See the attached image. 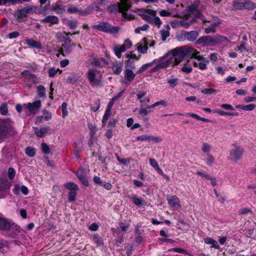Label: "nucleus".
<instances>
[{
    "instance_id": "nucleus-21",
    "label": "nucleus",
    "mask_w": 256,
    "mask_h": 256,
    "mask_svg": "<svg viewBox=\"0 0 256 256\" xmlns=\"http://www.w3.org/2000/svg\"><path fill=\"white\" fill-rule=\"evenodd\" d=\"M26 43L32 48H36L40 50L42 48V44L40 42L36 41L32 39L26 38Z\"/></svg>"
},
{
    "instance_id": "nucleus-28",
    "label": "nucleus",
    "mask_w": 256,
    "mask_h": 256,
    "mask_svg": "<svg viewBox=\"0 0 256 256\" xmlns=\"http://www.w3.org/2000/svg\"><path fill=\"white\" fill-rule=\"evenodd\" d=\"M122 64L116 62L113 64L112 70L114 74H118L122 71Z\"/></svg>"
},
{
    "instance_id": "nucleus-40",
    "label": "nucleus",
    "mask_w": 256,
    "mask_h": 256,
    "mask_svg": "<svg viewBox=\"0 0 256 256\" xmlns=\"http://www.w3.org/2000/svg\"><path fill=\"white\" fill-rule=\"evenodd\" d=\"M67 34L66 32H58L56 34V38L57 40L60 42H63L64 40V38L66 36Z\"/></svg>"
},
{
    "instance_id": "nucleus-51",
    "label": "nucleus",
    "mask_w": 256,
    "mask_h": 256,
    "mask_svg": "<svg viewBox=\"0 0 256 256\" xmlns=\"http://www.w3.org/2000/svg\"><path fill=\"white\" fill-rule=\"evenodd\" d=\"M168 251H174V252H178V253H182V254H187V251L183 248H174L171 249H170Z\"/></svg>"
},
{
    "instance_id": "nucleus-54",
    "label": "nucleus",
    "mask_w": 256,
    "mask_h": 256,
    "mask_svg": "<svg viewBox=\"0 0 256 256\" xmlns=\"http://www.w3.org/2000/svg\"><path fill=\"white\" fill-rule=\"evenodd\" d=\"M186 31H182L181 32L176 36V38L178 40H186V36H185Z\"/></svg>"
},
{
    "instance_id": "nucleus-20",
    "label": "nucleus",
    "mask_w": 256,
    "mask_h": 256,
    "mask_svg": "<svg viewBox=\"0 0 256 256\" xmlns=\"http://www.w3.org/2000/svg\"><path fill=\"white\" fill-rule=\"evenodd\" d=\"M36 134L38 137H43L46 134H48L50 130V128L48 126L41 128L38 129V128L34 127Z\"/></svg>"
},
{
    "instance_id": "nucleus-10",
    "label": "nucleus",
    "mask_w": 256,
    "mask_h": 256,
    "mask_svg": "<svg viewBox=\"0 0 256 256\" xmlns=\"http://www.w3.org/2000/svg\"><path fill=\"white\" fill-rule=\"evenodd\" d=\"M10 183L5 178H0V198H4L8 194Z\"/></svg>"
},
{
    "instance_id": "nucleus-45",
    "label": "nucleus",
    "mask_w": 256,
    "mask_h": 256,
    "mask_svg": "<svg viewBox=\"0 0 256 256\" xmlns=\"http://www.w3.org/2000/svg\"><path fill=\"white\" fill-rule=\"evenodd\" d=\"M0 112L2 115H6L8 112V109L6 104H3L0 106Z\"/></svg>"
},
{
    "instance_id": "nucleus-24",
    "label": "nucleus",
    "mask_w": 256,
    "mask_h": 256,
    "mask_svg": "<svg viewBox=\"0 0 256 256\" xmlns=\"http://www.w3.org/2000/svg\"><path fill=\"white\" fill-rule=\"evenodd\" d=\"M76 174L79 180L84 185L86 186L88 185V179L82 169H79L77 172Z\"/></svg>"
},
{
    "instance_id": "nucleus-1",
    "label": "nucleus",
    "mask_w": 256,
    "mask_h": 256,
    "mask_svg": "<svg viewBox=\"0 0 256 256\" xmlns=\"http://www.w3.org/2000/svg\"><path fill=\"white\" fill-rule=\"evenodd\" d=\"M172 55L170 58L164 59V57L162 58L159 60V63L151 70L150 72H156L161 68H165L172 66H174L181 62L184 60V56L178 52L176 48L172 51Z\"/></svg>"
},
{
    "instance_id": "nucleus-19",
    "label": "nucleus",
    "mask_w": 256,
    "mask_h": 256,
    "mask_svg": "<svg viewBox=\"0 0 256 256\" xmlns=\"http://www.w3.org/2000/svg\"><path fill=\"white\" fill-rule=\"evenodd\" d=\"M221 24L220 20L212 23L210 26L204 28V32L206 34H214L216 31L218 26Z\"/></svg>"
},
{
    "instance_id": "nucleus-57",
    "label": "nucleus",
    "mask_w": 256,
    "mask_h": 256,
    "mask_svg": "<svg viewBox=\"0 0 256 256\" xmlns=\"http://www.w3.org/2000/svg\"><path fill=\"white\" fill-rule=\"evenodd\" d=\"M192 68L190 66H183L181 68V70L182 72L185 73H190L192 71Z\"/></svg>"
},
{
    "instance_id": "nucleus-4",
    "label": "nucleus",
    "mask_w": 256,
    "mask_h": 256,
    "mask_svg": "<svg viewBox=\"0 0 256 256\" xmlns=\"http://www.w3.org/2000/svg\"><path fill=\"white\" fill-rule=\"evenodd\" d=\"M0 230L11 232L10 236L14 238H16V236L13 232L14 230L20 232L18 226L11 220L2 217H0Z\"/></svg>"
},
{
    "instance_id": "nucleus-3",
    "label": "nucleus",
    "mask_w": 256,
    "mask_h": 256,
    "mask_svg": "<svg viewBox=\"0 0 256 256\" xmlns=\"http://www.w3.org/2000/svg\"><path fill=\"white\" fill-rule=\"evenodd\" d=\"M226 40L227 38L221 35H216L214 36H204L198 39L197 42L214 46L217 44H220Z\"/></svg>"
},
{
    "instance_id": "nucleus-27",
    "label": "nucleus",
    "mask_w": 256,
    "mask_h": 256,
    "mask_svg": "<svg viewBox=\"0 0 256 256\" xmlns=\"http://www.w3.org/2000/svg\"><path fill=\"white\" fill-rule=\"evenodd\" d=\"M200 62L198 63V68L201 70H206L207 68V66L210 62V60L206 58H202L200 60H198Z\"/></svg>"
},
{
    "instance_id": "nucleus-52",
    "label": "nucleus",
    "mask_w": 256,
    "mask_h": 256,
    "mask_svg": "<svg viewBox=\"0 0 256 256\" xmlns=\"http://www.w3.org/2000/svg\"><path fill=\"white\" fill-rule=\"evenodd\" d=\"M63 42H64V44H62V46H66L67 47H71L72 46V40L70 36H66Z\"/></svg>"
},
{
    "instance_id": "nucleus-39",
    "label": "nucleus",
    "mask_w": 256,
    "mask_h": 256,
    "mask_svg": "<svg viewBox=\"0 0 256 256\" xmlns=\"http://www.w3.org/2000/svg\"><path fill=\"white\" fill-rule=\"evenodd\" d=\"M65 187L70 190H78V186L74 182H70L65 184Z\"/></svg>"
},
{
    "instance_id": "nucleus-34",
    "label": "nucleus",
    "mask_w": 256,
    "mask_h": 256,
    "mask_svg": "<svg viewBox=\"0 0 256 256\" xmlns=\"http://www.w3.org/2000/svg\"><path fill=\"white\" fill-rule=\"evenodd\" d=\"M185 116H187L193 118L196 120H202V121H204L205 122H208L209 121V120L207 118H202V117L200 116H198V114H196L192 113V112L186 113Z\"/></svg>"
},
{
    "instance_id": "nucleus-2",
    "label": "nucleus",
    "mask_w": 256,
    "mask_h": 256,
    "mask_svg": "<svg viewBox=\"0 0 256 256\" xmlns=\"http://www.w3.org/2000/svg\"><path fill=\"white\" fill-rule=\"evenodd\" d=\"M86 76L93 88H100L103 86V74L96 68H89Z\"/></svg>"
},
{
    "instance_id": "nucleus-32",
    "label": "nucleus",
    "mask_w": 256,
    "mask_h": 256,
    "mask_svg": "<svg viewBox=\"0 0 256 256\" xmlns=\"http://www.w3.org/2000/svg\"><path fill=\"white\" fill-rule=\"evenodd\" d=\"M92 241L98 246L103 245V241L102 238L98 234H94L92 237Z\"/></svg>"
},
{
    "instance_id": "nucleus-31",
    "label": "nucleus",
    "mask_w": 256,
    "mask_h": 256,
    "mask_svg": "<svg viewBox=\"0 0 256 256\" xmlns=\"http://www.w3.org/2000/svg\"><path fill=\"white\" fill-rule=\"evenodd\" d=\"M149 161H150V165L154 168H155L158 171V173H160L161 174H164L162 170L159 167V166H158V162H156V160L150 158L149 159Z\"/></svg>"
},
{
    "instance_id": "nucleus-44",
    "label": "nucleus",
    "mask_w": 256,
    "mask_h": 256,
    "mask_svg": "<svg viewBox=\"0 0 256 256\" xmlns=\"http://www.w3.org/2000/svg\"><path fill=\"white\" fill-rule=\"evenodd\" d=\"M214 158L212 154H208L206 158V164L209 166H212Z\"/></svg>"
},
{
    "instance_id": "nucleus-58",
    "label": "nucleus",
    "mask_w": 256,
    "mask_h": 256,
    "mask_svg": "<svg viewBox=\"0 0 256 256\" xmlns=\"http://www.w3.org/2000/svg\"><path fill=\"white\" fill-rule=\"evenodd\" d=\"M42 151L46 154L50 153V148L45 143H42Z\"/></svg>"
},
{
    "instance_id": "nucleus-43",
    "label": "nucleus",
    "mask_w": 256,
    "mask_h": 256,
    "mask_svg": "<svg viewBox=\"0 0 256 256\" xmlns=\"http://www.w3.org/2000/svg\"><path fill=\"white\" fill-rule=\"evenodd\" d=\"M26 153L28 156L32 157L34 156L36 152L34 148L31 147H28L26 149Z\"/></svg>"
},
{
    "instance_id": "nucleus-30",
    "label": "nucleus",
    "mask_w": 256,
    "mask_h": 256,
    "mask_svg": "<svg viewBox=\"0 0 256 256\" xmlns=\"http://www.w3.org/2000/svg\"><path fill=\"white\" fill-rule=\"evenodd\" d=\"M156 60H154L152 62L143 64L137 71L136 74H139L147 70L148 68L152 66L156 62Z\"/></svg>"
},
{
    "instance_id": "nucleus-17",
    "label": "nucleus",
    "mask_w": 256,
    "mask_h": 256,
    "mask_svg": "<svg viewBox=\"0 0 256 256\" xmlns=\"http://www.w3.org/2000/svg\"><path fill=\"white\" fill-rule=\"evenodd\" d=\"M40 22L43 23L48 24L49 26H51L54 24H58L59 19L58 17L56 16L48 15L42 19Z\"/></svg>"
},
{
    "instance_id": "nucleus-25",
    "label": "nucleus",
    "mask_w": 256,
    "mask_h": 256,
    "mask_svg": "<svg viewBox=\"0 0 256 256\" xmlns=\"http://www.w3.org/2000/svg\"><path fill=\"white\" fill-rule=\"evenodd\" d=\"M185 36H186V40L190 42L194 41L198 36V33L197 31L192 30L190 32H186Z\"/></svg>"
},
{
    "instance_id": "nucleus-33",
    "label": "nucleus",
    "mask_w": 256,
    "mask_h": 256,
    "mask_svg": "<svg viewBox=\"0 0 256 256\" xmlns=\"http://www.w3.org/2000/svg\"><path fill=\"white\" fill-rule=\"evenodd\" d=\"M37 92L39 98H45L46 90L44 86L42 85H39L36 86Z\"/></svg>"
},
{
    "instance_id": "nucleus-36",
    "label": "nucleus",
    "mask_w": 256,
    "mask_h": 256,
    "mask_svg": "<svg viewBox=\"0 0 256 256\" xmlns=\"http://www.w3.org/2000/svg\"><path fill=\"white\" fill-rule=\"evenodd\" d=\"M131 200L134 204L137 206H140L144 204V200L140 198H138L136 196H132L131 198Z\"/></svg>"
},
{
    "instance_id": "nucleus-62",
    "label": "nucleus",
    "mask_w": 256,
    "mask_h": 256,
    "mask_svg": "<svg viewBox=\"0 0 256 256\" xmlns=\"http://www.w3.org/2000/svg\"><path fill=\"white\" fill-rule=\"evenodd\" d=\"M42 116H44V120H48L52 118V114L47 111L44 112Z\"/></svg>"
},
{
    "instance_id": "nucleus-46",
    "label": "nucleus",
    "mask_w": 256,
    "mask_h": 256,
    "mask_svg": "<svg viewBox=\"0 0 256 256\" xmlns=\"http://www.w3.org/2000/svg\"><path fill=\"white\" fill-rule=\"evenodd\" d=\"M62 117L65 118L68 116V112L67 110V104L66 102H63L62 105Z\"/></svg>"
},
{
    "instance_id": "nucleus-41",
    "label": "nucleus",
    "mask_w": 256,
    "mask_h": 256,
    "mask_svg": "<svg viewBox=\"0 0 256 256\" xmlns=\"http://www.w3.org/2000/svg\"><path fill=\"white\" fill-rule=\"evenodd\" d=\"M78 190H70L68 193V200L74 202L76 200V192Z\"/></svg>"
},
{
    "instance_id": "nucleus-64",
    "label": "nucleus",
    "mask_w": 256,
    "mask_h": 256,
    "mask_svg": "<svg viewBox=\"0 0 256 256\" xmlns=\"http://www.w3.org/2000/svg\"><path fill=\"white\" fill-rule=\"evenodd\" d=\"M19 36H20V33L17 31H15V32H12L8 34V36L10 38H16L18 37Z\"/></svg>"
},
{
    "instance_id": "nucleus-60",
    "label": "nucleus",
    "mask_w": 256,
    "mask_h": 256,
    "mask_svg": "<svg viewBox=\"0 0 256 256\" xmlns=\"http://www.w3.org/2000/svg\"><path fill=\"white\" fill-rule=\"evenodd\" d=\"M162 40L165 41L168 37L170 36V32L168 31L163 30L161 32Z\"/></svg>"
},
{
    "instance_id": "nucleus-42",
    "label": "nucleus",
    "mask_w": 256,
    "mask_h": 256,
    "mask_svg": "<svg viewBox=\"0 0 256 256\" xmlns=\"http://www.w3.org/2000/svg\"><path fill=\"white\" fill-rule=\"evenodd\" d=\"M211 148L212 147L208 144L204 142L202 144V150L204 152L207 153L210 152Z\"/></svg>"
},
{
    "instance_id": "nucleus-13",
    "label": "nucleus",
    "mask_w": 256,
    "mask_h": 256,
    "mask_svg": "<svg viewBox=\"0 0 256 256\" xmlns=\"http://www.w3.org/2000/svg\"><path fill=\"white\" fill-rule=\"evenodd\" d=\"M32 8L26 7L18 10L14 14V18L18 22H22L24 19L26 17L27 14L32 11Z\"/></svg>"
},
{
    "instance_id": "nucleus-6",
    "label": "nucleus",
    "mask_w": 256,
    "mask_h": 256,
    "mask_svg": "<svg viewBox=\"0 0 256 256\" xmlns=\"http://www.w3.org/2000/svg\"><path fill=\"white\" fill-rule=\"evenodd\" d=\"M244 153L242 147L236 144L232 146L230 150L229 160L235 163L238 162L241 158Z\"/></svg>"
},
{
    "instance_id": "nucleus-55",
    "label": "nucleus",
    "mask_w": 256,
    "mask_h": 256,
    "mask_svg": "<svg viewBox=\"0 0 256 256\" xmlns=\"http://www.w3.org/2000/svg\"><path fill=\"white\" fill-rule=\"evenodd\" d=\"M139 114L142 116H145L148 115V111L146 108H144L142 106H141L139 110Z\"/></svg>"
},
{
    "instance_id": "nucleus-56",
    "label": "nucleus",
    "mask_w": 256,
    "mask_h": 256,
    "mask_svg": "<svg viewBox=\"0 0 256 256\" xmlns=\"http://www.w3.org/2000/svg\"><path fill=\"white\" fill-rule=\"evenodd\" d=\"M68 26L70 29H76L77 28V21L70 20L68 22Z\"/></svg>"
},
{
    "instance_id": "nucleus-53",
    "label": "nucleus",
    "mask_w": 256,
    "mask_h": 256,
    "mask_svg": "<svg viewBox=\"0 0 256 256\" xmlns=\"http://www.w3.org/2000/svg\"><path fill=\"white\" fill-rule=\"evenodd\" d=\"M122 46L126 50L132 46V42L130 40L127 39L124 40V43Z\"/></svg>"
},
{
    "instance_id": "nucleus-16",
    "label": "nucleus",
    "mask_w": 256,
    "mask_h": 256,
    "mask_svg": "<svg viewBox=\"0 0 256 256\" xmlns=\"http://www.w3.org/2000/svg\"><path fill=\"white\" fill-rule=\"evenodd\" d=\"M64 4V2L62 1L58 0L52 6V10L55 12L57 14H62L66 10Z\"/></svg>"
},
{
    "instance_id": "nucleus-37",
    "label": "nucleus",
    "mask_w": 256,
    "mask_h": 256,
    "mask_svg": "<svg viewBox=\"0 0 256 256\" xmlns=\"http://www.w3.org/2000/svg\"><path fill=\"white\" fill-rule=\"evenodd\" d=\"M58 72H59L60 74L62 72V70H60L59 68L56 69L54 68H49L48 72V76L50 78H53L56 76Z\"/></svg>"
},
{
    "instance_id": "nucleus-11",
    "label": "nucleus",
    "mask_w": 256,
    "mask_h": 256,
    "mask_svg": "<svg viewBox=\"0 0 256 256\" xmlns=\"http://www.w3.org/2000/svg\"><path fill=\"white\" fill-rule=\"evenodd\" d=\"M140 15L142 18L150 23L152 18L156 16V12L150 8H142Z\"/></svg>"
},
{
    "instance_id": "nucleus-23",
    "label": "nucleus",
    "mask_w": 256,
    "mask_h": 256,
    "mask_svg": "<svg viewBox=\"0 0 256 256\" xmlns=\"http://www.w3.org/2000/svg\"><path fill=\"white\" fill-rule=\"evenodd\" d=\"M113 51L115 55L120 58H122V54L126 52V50L122 45L114 44L113 47Z\"/></svg>"
},
{
    "instance_id": "nucleus-5",
    "label": "nucleus",
    "mask_w": 256,
    "mask_h": 256,
    "mask_svg": "<svg viewBox=\"0 0 256 256\" xmlns=\"http://www.w3.org/2000/svg\"><path fill=\"white\" fill-rule=\"evenodd\" d=\"M92 28L94 29L111 34H118L120 29L118 26H113L110 24L104 22L94 25Z\"/></svg>"
},
{
    "instance_id": "nucleus-59",
    "label": "nucleus",
    "mask_w": 256,
    "mask_h": 256,
    "mask_svg": "<svg viewBox=\"0 0 256 256\" xmlns=\"http://www.w3.org/2000/svg\"><path fill=\"white\" fill-rule=\"evenodd\" d=\"M16 171L13 168H10L8 170V177L10 180H12L15 176Z\"/></svg>"
},
{
    "instance_id": "nucleus-12",
    "label": "nucleus",
    "mask_w": 256,
    "mask_h": 256,
    "mask_svg": "<svg viewBox=\"0 0 256 256\" xmlns=\"http://www.w3.org/2000/svg\"><path fill=\"white\" fill-rule=\"evenodd\" d=\"M24 107L28 108V112L32 114H36L42 106L40 100H36L33 102H28L23 104Z\"/></svg>"
},
{
    "instance_id": "nucleus-26",
    "label": "nucleus",
    "mask_w": 256,
    "mask_h": 256,
    "mask_svg": "<svg viewBox=\"0 0 256 256\" xmlns=\"http://www.w3.org/2000/svg\"><path fill=\"white\" fill-rule=\"evenodd\" d=\"M67 12L70 14H76L80 16H84L82 10L74 6H70L67 9Z\"/></svg>"
},
{
    "instance_id": "nucleus-47",
    "label": "nucleus",
    "mask_w": 256,
    "mask_h": 256,
    "mask_svg": "<svg viewBox=\"0 0 256 256\" xmlns=\"http://www.w3.org/2000/svg\"><path fill=\"white\" fill-rule=\"evenodd\" d=\"M202 92L204 94H212L216 92L217 90L214 88H204L202 90Z\"/></svg>"
},
{
    "instance_id": "nucleus-18",
    "label": "nucleus",
    "mask_w": 256,
    "mask_h": 256,
    "mask_svg": "<svg viewBox=\"0 0 256 256\" xmlns=\"http://www.w3.org/2000/svg\"><path fill=\"white\" fill-rule=\"evenodd\" d=\"M167 200L168 204L171 207L176 208H180V200L176 196H172L168 198Z\"/></svg>"
},
{
    "instance_id": "nucleus-9",
    "label": "nucleus",
    "mask_w": 256,
    "mask_h": 256,
    "mask_svg": "<svg viewBox=\"0 0 256 256\" xmlns=\"http://www.w3.org/2000/svg\"><path fill=\"white\" fill-rule=\"evenodd\" d=\"M120 2L118 4V10L122 14L124 19L130 20L134 18L132 14H128L126 12L130 8L131 4L129 0H120Z\"/></svg>"
},
{
    "instance_id": "nucleus-38",
    "label": "nucleus",
    "mask_w": 256,
    "mask_h": 256,
    "mask_svg": "<svg viewBox=\"0 0 256 256\" xmlns=\"http://www.w3.org/2000/svg\"><path fill=\"white\" fill-rule=\"evenodd\" d=\"M94 9V4H90L84 10H82L83 16H86L91 14Z\"/></svg>"
},
{
    "instance_id": "nucleus-8",
    "label": "nucleus",
    "mask_w": 256,
    "mask_h": 256,
    "mask_svg": "<svg viewBox=\"0 0 256 256\" xmlns=\"http://www.w3.org/2000/svg\"><path fill=\"white\" fill-rule=\"evenodd\" d=\"M178 52L182 54L184 56V58L186 54L192 56V58H194L198 60H200L204 56L200 54V52L196 49L188 46H182L178 48H176Z\"/></svg>"
},
{
    "instance_id": "nucleus-50",
    "label": "nucleus",
    "mask_w": 256,
    "mask_h": 256,
    "mask_svg": "<svg viewBox=\"0 0 256 256\" xmlns=\"http://www.w3.org/2000/svg\"><path fill=\"white\" fill-rule=\"evenodd\" d=\"M256 108L255 104H249L248 105L244 106V107L242 108V110L246 111H252L254 110Z\"/></svg>"
},
{
    "instance_id": "nucleus-35",
    "label": "nucleus",
    "mask_w": 256,
    "mask_h": 256,
    "mask_svg": "<svg viewBox=\"0 0 256 256\" xmlns=\"http://www.w3.org/2000/svg\"><path fill=\"white\" fill-rule=\"evenodd\" d=\"M150 24H154L158 28H160L162 24V22L158 17L155 16L152 18V20L150 22Z\"/></svg>"
},
{
    "instance_id": "nucleus-63",
    "label": "nucleus",
    "mask_w": 256,
    "mask_h": 256,
    "mask_svg": "<svg viewBox=\"0 0 256 256\" xmlns=\"http://www.w3.org/2000/svg\"><path fill=\"white\" fill-rule=\"evenodd\" d=\"M111 115V110H106L104 114V116H103V119H104V120H108V118Z\"/></svg>"
},
{
    "instance_id": "nucleus-22",
    "label": "nucleus",
    "mask_w": 256,
    "mask_h": 256,
    "mask_svg": "<svg viewBox=\"0 0 256 256\" xmlns=\"http://www.w3.org/2000/svg\"><path fill=\"white\" fill-rule=\"evenodd\" d=\"M204 240L205 244L210 245L211 248H214L217 250L220 248L218 242L212 238H204Z\"/></svg>"
},
{
    "instance_id": "nucleus-61",
    "label": "nucleus",
    "mask_w": 256,
    "mask_h": 256,
    "mask_svg": "<svg viewBox=\"0 0 256 256\" xmlns=\"http://www.w3.org/2000/svg\"><path fill=\"white\" fill-rule=\"evenodd\" d=\"M252 212V211L250 209L247 208H245L240 210L238 212V214H239V215H242V214H246L248 212Z\"/></svg>"
},
{
    "instance_id": "nucleus-29",
    "label": "nucleus",
    "mask_w": 256,
    "mask_h": 256,
    "mask_svg": "<svg viewBox=\"0 0 256 256\" xmlns=\"http://www.w3.org/2000/svg\"><path fill=\"white\" fill-rule=\"evenodd\" d=\"M124 73L125 78L129 82L132 80L136 76V74L133 72L132 70L128 68L126 69L124 71Z\"/></svg>"
},
{
    "instance_id": "nucleus-48",
    "label": "nucleus",
    "mask_w": 256,
    "mask_h": 256,
    "mask_svg": "<svg viewBox=\"0 0 256 256\" xmlns=\"http://www.w3.org/2000/svg\"><path fill=\"white\" fill-rule=\"evenodd\" d=\"M148 28H149L148 25L147 24H145L142 26H139V27L137 28H136L134 32L138 34L140 32V30H142V31L146 30L148 29Z\"/></svg>"
},
{
    "instance_id": "nucleus-15",
    "label": "nucleus",
    "mask_w": 256,
    "mask_h": 256,
    "mask_svg": "<svg viewBox=\"0 0 256 256\" xmlns=\"http://www.w3.org/2000/svg\"><path fill=\"white\" fill-rule=\"evenodd\" d=\"M136 140L138 141L153 142L156 143H158L162 142V138L158 136L144 134L137 136Z\"/></svg>"
},
{
    "instance_id": "nucleus-7",
    "label": "nucleus",
    "mask_w": 256,
    "mask_h": 256,
    "mask_svg": "<svg viewBox=\"0 0 256 256\" xmlns=\"http://www.w3.org/2000/svg\"><path fill=\"white\" fill-rule=\"evenodd\" d=\"M232 6L236 10H254L256 4L248 0H235L232 2Z\"/></svg>"
},
{
    "instance_id": "nucleus-49",
    "label": "nucleus",
    "mask_w": 256,
    "mask_h": 256,
    "mask_svg": "<svg viewBox=\"0 0 256 256\" xmlns=\"http://www.w3.org/2000/svg\"><path fill=\"white\" fill-rule=\"evenodd\" d=\"M178 79L176 78H170V79L168 80V83L170 86L172 88H174L175 86H176V85L178 84Z\"/></svg>"
},
{
    "instance_id": "nucleus-14",
    "label": "nucleus",
    "mask_w": 256,
    "mask_h": 256,
    "mask_svg": "<svg viewBox=\"0 0 256 256\" xmlns=\"http://www.w3.org/2000/svg\"><path fill=\"white\" fill-rule=\"evenodd\" d=\"M148 42L146 38H144L137 44L136 49L139 53L146 54L148 50Z\"/></svg>"
}]
</instances>
